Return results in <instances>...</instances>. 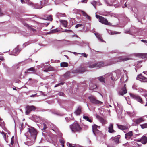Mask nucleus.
Returning a JSON list of instances; mask_svg holds the SVG:
<instances>
[{"label":"nucleus","instance_id":"obj_1","mask_svg":"<svg viewBox=\"0 0 147 147\" xmlns=\"http://www.w3.org/2000/svg\"><path fill=\"white\" fill-rule=\"evenodd\" d=\"M28 132L30 134V136L32 138H33V141H28V144L30 145H32L33 144L36 140V136L38 134V132L33 127H31L28 128Z\"/></svg>","mask_w":147,"mask_h":147},{"label":"nucleus","instance_id":"obj_2","mask_svg":"<svg viewBox=\"0 0 147 147\" xmlns=\"http://www.w3.org/2000/svg\"><path fill=\"white\" fill-rule=\"evenodd\" d=\"M70 127L72 131L74 132H81L82 130V128L80 125L76 122H74L70 125Z\"/></svg>","mask_w":147,"mask_h":147},{"label":"nucleus","instance_id":"obj_3","mask_svg":"<svg viewBox=\"0 0 147 147\" xmlns=\"http://www.w3.org/2000/svg\"><path fill=\"white\" fill-rule=\"evenodd\" d=\"M96 17L99 20V21L104 24L111 26V24L110 22H109L107 19L104 17L100 15H96Z\"/></svg>","mask_w":147,"mask_h":147},{"label":"nucleus","instance_id":"obj_4","mask_svg":"<svg viewBox=\"0 0 147 147\" xmlns=\"http://www.w3.org/2000/svg\"><path fill=\"white\" fill-rule=\"evenodd\" d=\"M36 109V107L34 105H27L26 107V114L28 115L32 111H35Z\"/></svg>","mask_w":147,"mask_h":147},{"label":"nucleus","instance_id":"obj_5","mask_svg":"<svg viewBox=\"0 0 147 147\" xmlns=\"http://www.w3.org/2000/svg\"><path fill=\"white\" fill-rule=\"evenodd\" d=\"M131 98L136 100L141 104H144V102L142 100V98L139 95L132 93L130 94Z\"/></svg>","mask_w":147,"mask_h":147},{"label":"nucleus","instance_id":"obj_6","mask_svg":"<svg viewBox=\"0 0 147 147\" xmlns=\"http://www.w3.org/2000/svg\"><path fill=\"white\" fill-rule=\"evenodd\" d=\"M88 98L90 102L94 104H101L102 102L101 101L97 100L96 98L94 96H91L88 97Z\"/></svg>","mask_w":147,"mask_h":147},{"label":"nucleus","instance_id":"obj_7","mask_svg":"<svg viewBox=\"0 0 147 147\" xmlns=\"http://www.w3.org/2000/svg\"><path fill=\"white\" fill-rule=\"evenodd\" d=\"M129 58L124 56L119 57L116 58L115 61H115L114 62H113L112 63H115L117 62L124 61L129 60Z\"/></svg>","mask_w":147,"mask_h":147},{"label":"nucleus","instance_id":"obj_8","mask_svg":"<svg viewBox=\"0 0 147 147\" xmlns=\"http://www.w3.org/2000/svg\"><path fill=\"white\" fill-rule=\"evenodd\" d=\"M126 86V84H124L123 87L119 90L118 92L119 95L123 96L124 94L127 93Z\"/></svg>","mask_w":147,"mask_h":147},{"label":"nucleus","instance_id":"obj_9","mask_svg":"<svg viewBox=\"0 0 147 147\" xmlns=\"http://www.w3.org/2000/svg\"><path fill=\"white\" fill-rule=\"evenodd\" d=\"M104 63L103 62L97 63L95 64L90 65L88 66L90 68H93L95 67H101L104 66Z\"/></svg>","mask_w":147,"mask_h":147},{"label":"nucleus","instance_id":"obj_10","mask_svg":"<svg viewBox=\"0 0 147 147\" xmlns=\"http://www.w3.org/2000/svg\"><path fill=\"white\" fill-rule=\"evenodd\" d=\"M137 141L141 142L144 144H145L147 143V137L143 136L140 139H138Z\"/></svg>","mask_w":147,"mask_h":147},{"label":"nucleus","instance_id":"obj_11","mask_svg":"<svg viewBox=\"0 0 147 147\" xmlns=\"http://www.w3.org/2000/svg\"><path fill=\"white\" fill-rule=\"evenodd\" d=\"M120 138V136L118 135L115 137H112L111 138L112 142H114L115 144H117L119 143V139Z\"/></svg>","mask_w":147,"mask_h":147},{"label":"nucleus","instance_id":"obj_12","mask_svg":"<svg viewBox=\"0 0 147 147\" xmlns=\"http://www.w3.org/2000/svg\"><path fill=\"white\" fill-rule=\"evenodd\" d=\"M86 71L85 68L82 67H80L74 71V73H82Z\"/></svg>","mask_w":147,"mask_h":147},{"label":"nucleus","instance_id":"obj_13","mask_svg":"<svg viewBox=\"0 0 147 147\" xmlns=\"http://www.w3.org/2000/svg\"><path fill=\"white\" fill-rule=\"evenodd\" d=\"M133 136V133L132 131H129L127 133L125 134V138L127 140H129L131 138V139Z\"/></svg>","mask_w":147,"mask_h":147},{"label":"nucleus","instance_id":"obj_14","mask_svg":"<svg viewBox=\"0 0 147 147\" xmlns=\"http://www.w3.org/2000/svg\"><path fill=\"white\" fill-rule=\"evenodd\" d=\"M108 132L111 133H114L116 132V131L113 129V124H110L108 127Z\"/></svg>","mask_w":147,"mask_h":147},{"label":"nucleus","instance_id":"obj_15","mask_svg":"<svg viewBox=\"0 0 147 147\" xmlns=\"http://www.w3.org/2000/svg\"><path fill=\"white\" fill-rule=\"evenodd\" d=\"M20 51V50L19 47H17L13 50L12 54L15 56L17 55Z\"/></svg>","mask_w":147,"mask_h":147},{"label":"nucleus","instance_id":"obj_16","mask_svg":"<svg viewBox=\"0 0 147 147\" xmlns=\"http://www.w3.org/2000/svg\"><path fill=\"white\" fill-rule=\"evenodd\" d=\"M97 128H100V127L98 126L97 125L95 124H94V125L92 126L93 132L95 135H96V133L97 132L99 131V130L97 129Z\"/></svg>","mask_w":147,"mask_h":147},{"label":"nucleus","instance_id":"obj_17","mask_svg":"<svg viewBox=\"0 0 147 147\" xmlns=\"http://www.w3.org/2000/svg\"><path fill=\"white\" fill-rule=\"evenodd\" d=\"M117 125L119 129L122 130H127L128 129V126L127 125H123L118 124H117Z\"/></svg>","mask_w":147,"mask_h":147},{"label":"nucleus","instance_id":"obj_18","mask_svg":"<svg viewBox=\"0 0 147 147\" xmlns=\"http://www.w3.org/2000/svg\"><path fill=\"white\" fill-rule=\"evenodd\" d=\"M82 107L80 106H79L74 112V113L77 115H79L82 112Z\"/></svg>","mask_w":147,"mask_h":147},{"label":"nucleus","instance_id":"obj_19","mask_svg":"<svg viewBox=\"0 0 147 147\" xmlns=\"http://www.w3.org/2000/svg\"><path fill=\"white\" fill-rule=\"evenodd\" d=\"M144 119L142 117H140V118L136 119L134 121L136 124H138L139 123L144 122Z\"/></svg>","mask_w":147,"mask_h":147},{"label":"nucleus","instance_id":"obj_20","mask_svg":"<svg viewBox=\"0 0 147 147\" xmlns=\"http://www.w3.org/2000/svg\"><path fill=\"white\" fill-rule=\"evenodd\" d=\"M30 71H32V73H35L36 71V70L35 69L34 67H32L28 69L27 71L25 72V73H30Z\"/></svg>","mask_w":147,"mask_h":147},{"label":"nucleus","instance_id":"obj_21","mask_svg":"<svg viewBox=\"0 0 147 147\" xmlns=\"http://www.w3.org/2000/svg\"><path fill=\"white\" fill-rule=\"evenodd\" d=\"M80 11L82 13V15L84 16L86 18L90 20V17L89 16H88L84 11L82 10H80Z\"/></svg>","mask_w":147,"mask_h":147},{"label":"nucleus","instance_id":"obj_22","mask_svg":"<svg viewBox=\"0 0 147 147\" xmlns=\"http://www.w3.org/2000/svg\"><path fill=\"white\" fill-rule=\"evenodd\" d=\"M60 22L65 27H66L67 26L68 22L65 20H60Z\"/></svg>","mask_w":147,"mask_h":147},{"label":"nucleus","instance_id":"obj_23","mask_svg":"<svg viewBox=\"0 0 147 147\" xmlns=\"http://www.w3.org/2000/svg\"><path fill=\"white\" fill-rule=\"evenodd\" d=\"M138 78L142 80H145L147 79V78L145 77L144 76H142L141 74H140L138 75L137 77Z\"/></svg>","mask_w":147,"mask_h":147},{"label":"nucleus","instance_id":"obj_24","mask_svg":"<svg viewBox=\"0 0 147 147\" xmlns=\"http://www.w3.org/2000/svg\"><path fill=\"white\" fill-rule=\"evenodd\" d=\"M68 64L66 62H62L60 63V66L61 67H67Z\"/></svg>","mask_w":147,"mask_h":147},{"label":"nucleus","instance_id":"obj_25","mask_svg":"<svg viewBox=\"0 0 147 147\" xmlns=\"http://www.w3.org/2000/svg\"><path fill=\"white\" fill-rule=\"evenodd\" d=\"M109 33L111 35L119 34L121 33L120 32H117L115 31H112L111 30H109Z\"/></svg>","mask_w":147,"mask_h":147},{"label":"nucleus","instance_id":"obj_26","mask_svg":"<svg viewBox=\"0 0 147 147\" xmlns=\"http://www.w3.org/2000/svg\"><path fill=\"white\" fill-rule=\"evenodd\" d=\"M1 134L3 135L4 138L6 142H7V139L8 136H7V134L6 133L3 131L1 133Z\"/></svg>","mask_w":147,"mask_h":147},{"label":"nucleus","instance_id":"obj_27","mask_svg":"<svg viewBox=\"0 0 147 147\" xmlns=\"http://www.w3.org/2000/svg\"><path fill=\"white\" fill-rule=\"evenodd\" d=\"M59 142L62 145L63 147H64V144L65 143L64 139L62 138L59 139Z\"/></svg>","mask_w":147,"mask_h":147},{"label":"nucleus","instance_id":"obj_28","mask_svg":"<svg viewBox=\"0 0 147 147\" xmlns=\"http://www.w3.org/2000/svg\"><path fill=\"white\" fill-rule=\"evenodd\" d=\"M116 74L115 73H113L112 74V75L111 76V78L112 80L115 81V77H116Z\"/></svg>","mask_w":147,"mask_h":147},{"label":"nucleus","instance_id":"obj_29","mask_svg":"<svg viewBox=\"0 0 147 147\" xmlns=\"http://www.w3.org/2000/svg\"><path fill=\"white\" fill-rule=\"evenodd\" d=\"M83 118L86 120L89 121L91 123L92 122V120L91 119H90L89 117L88 116H83Z\"/></svg>","mask_w":147,"mask_h":147},{"label":"nucleus","instance_id":"obj_30","mask_svg":"<svg viewBox=\"0 0 147 147\" xmlns=\"http://www.w3.org/2000/svg\"><path fill=\"white\" fill-rule=\"evenodd\" d=\"M96 36L99 39L100 41H102L103 40L102 39V37L100 34H96Z\"/></svg>","mask_w":147,"mask_h":147},{"label":"nucleus","instance_id":"obj_31","mask_svg":"<svg viewBox=\"0 0 147 147\" xmlns=\"http://www.w3.org/2000/svg\"><path fill=\"white\" fill-rule=\"evenodd\" d=\"M140 125L142 129H144L147 128V123L141 124Z\"/></svg>","mask_w":147,"mask_h":147},{"label":"nucleus","instance_id":"obj_32","mask_svg":"<svg viewBox=\"0 0 147 147\" xmlns=\"http://www.w3.org/2000/svg\"><path fill=\"white\" fill-rule=\"evenodd\" d=\"M140 56L142 58H147V53H141L140 54Z\"/></svg>","mask_w":147,"mask_h":147},{"label":"nucleus","instance_id":"obj_33","mask_svg":"<svg viewBox=\"0 0 147 147\" xmlns=\"http://www.w3.org/2000/svg\"><path fill=\"white\" fill-rule=\"evenodd\" d=\"M70 75V73L69 72H67L64 75V77L66 78H68Z\"/></svg>","mask_w":147,"mask_h":147},{"label":"nucleus","instance_id":"obj_34","mask_svg":"<svg viewBox=\"0 0 147 147\" xmlns=\"http://www.w3.org/2000/svg\"><path fill=\"white\" fill-rule=\"evenodd\" d=\"M98 119L100 122L102 123H105V120L103 118L99 117Z\"/></svg>","mask_w":147,"mask_h":147},{"label":"nucleus","instance_id":"obj_35","mask_svg":"<svg viewBox=\"0 0 147 147\" xmlns=\"http://www.w3.org/2000/svg\"><path fill=\"white\" fill-rule=\"evenodd\" d=\"M57 15L58 18H59L60 17L65 16V14L64 13H58L57 14Z\"/></svg>","mask_w":147,"mask_h":147},{"label":"nucleus","instance_id":"obj_36","mask_svg":"<svg viewBox=\"0 0 147 147\" xmlns=\"http://www.w3.org/2000/svg\"><path fill=\"white\" fill-rule=\"evenodd\" d=\"M90 89H94L97 88V86L96 85H93L92 84H90Z\"/></svg>","mask_w":147,"mask_h":147},{"label":"nucleus","instance_id":"obj_37","mask_svg":"<svg viewBox=\"0 0 147 147\" xmlns=\"http://www.w3.org/2000/svg\"><path fill=\"white\" fill-rule=\"evenodd\" d=\"M99 80L101 82H104L105 78L102 76L99 77Z\"/></svg>","mask_w":147,"mask_h":147},{"label":"nucleus","instance_id":"obj_38","mask_svg":"<svg viewBox=\"0 0 147 147\" xmlns=\"http://www.w3.org/2000/svg\"><path fill=\"white\" fill-rule=\"evenodd\" d=\"M43 128L42 129V131L44 130L45 131L46 129L47 128V126L46 124L44 123H43Z\"/></svg>","mask_w":147,"mask_h":147},{"label":"nucleus","instance_id":"obj_39","mask_svg":"<svg viewBox=\"0 0 147 147\" xmlns=\"http://www.w3.org/2000/svg\"><path fill=\"white\" fill-rule=\"evenodd\" d=\"M11 142L10 144L13 145L14 144V136H13L11 139Z\"/></svg>","mask_w":147,"mask_h":147},{"label":"nucleus","instance_id":"obj_40","mask_svg":"<svg viewBox=\"0 0 147 147\" xmlns=\"http://www.w3.org/2000/svg\"><path fill=\"white\" fill-rule=\"evenodd\" d=\"M28 29L30 30H31L33 32H35L36 31V30L35 29H34L31 26H30L29 28H28Z\"/></svg>","mask_w":147,"mask_h":147},{"label":"nucleus","instance_id":"obj_41","mask_svg":"<svg viewBox=\"0 0 147 147\" xmlns=\"http://www.w3.org/2000/svg\"><path fill=\"white\" fill-rule=\"evenodd\" d=\"M47 18L49 20H50V21H52L53 20V18H52V16L51 15H50L48 17H47Z\"/></svg>","mask_w":147,"mask_h":147},{"label":"nucleus","instance_id":"obj_42","mask_svg":"<svg viewBox=\"0 0 147 147\" xmlns=\"http://www.w3.org/2000/svg\"><path fill=\"white\" fill-rule=\"evenodd\" d=\"M59 95L60 96H65V94L64 93L62 92H60L58 93Z\"/></svg>","mask_w":147,"mask_h":147},{"label":"nucleus","instance_id":"obj_43","mask_svg":"<svg viewBox=\"0 0 147 147\" xmlns=\"http://www.w3.org/2000/svg\"><path fill=\"white\" fill-rule=\"evenodd\" d=\"M82 24H76L75 26V28H77L79 27H80L82 26Z\"/></svg>","mask_w":147,"mask_h":147},{"label":"nucleus","instance_id":"obj_44","mask_svg":"<svg viewBox=\"0 0 147 147\" xmlns=\"http://www.w3.org/2000/svg\"><path fill=\"white\" fill-rule=\"evenodd\" d=\"M29 44L28 42H26L24 43L23 45V46L24 47H25L26 46L28 45Z\"/></svg>","mask_w":147,"mask_h":147},{"label":"nucleus","instance_id":"obj_45","mask_svg":"<svg viewBox=\"0 0 147 147\" xmlns=\"http://www.w3.org/2000/svg\"><path fill=\"white\" fill-rule=\"evenodd\" d=\"M23 24H24V26H26V27H27L28 28H29V27H30V26L29 25H28V24H26V23H23Z\"/></svg>","mask_w":147,"mask_h":147},{"label":"nucleus","instance_id":"obj_46","mask_svg":"<svg viewBox=\"0 0 147 147\" xmlns=\"http://www.w3.org/2000/svg\"><path fill=\"white\" fill-rule=\"evenodd\" d=\"M135 145L136 147H139L141 146V145H139L137 143H135Z\"/></svg>","mask_w":147,"mask_h":147},{"label":"nucleus","instance_id":"obj_47","mask_svg":"<svg viewBox=\"0 0 147 147\" xmlns=\"http://www.w3.org/2000/svg\"><path fill=\"white\" fill-rule=\"evenodd\" d=\"M65 31L66 32H72L71 30H68L67 29H65Z\"/></svg>","mask_w":147,"mask_h":147},{"label":"nucleus","instance_id":"obj_48","mask_svg":"<svg viewBox=\"0 0 147 147\" xmlns=\"http://www.w3.org/2000/svg\"><path fill=\"white\" fill-rule=\"evenodd\" d=\"M82 54H83V56L84 57L86 58L87 57V55L85 53H83Z\"/></svg>","mask_w":147,"mask_h":147},{"label":"nucleus","instance_id":"obj_49","mask_svg":"<svg viewBox=\"0 0 147 147\" xmlns=\"http://www.w3.org/2000/svg\"><path fill=\"white\" fill-rule=\"evenodd\" d=\"M3 13L1 11V9L0 8V16H1L3 15Z\"/></svg>","mask_w":147,"mask_h":147},{"label":"nucleus","instance_id":"obj_50","mask_svg":"<svg viewBox=\"0 0 147 147\" xmlns=\"http://www.w3.org/2000/svg\"><path fill=\"white\" fill-rule=\"evenodd\" d=\"M146 41H147V40H141V41L142 42H143L144 43H146Z\"/></svg>","mask_w":147,"mask_h":147},{"label":"nucleus","instance_id":"obj_51","mask_svg":"<svg viewBox=\"0 0 147 147\" xmlns=\"http://www.w3.org/2000/svg\"><path fill=\"white\" fill-rule=\"evenodd\" d=\"M52 30L53 31V32H57L58 31V30H57V29Z\"/></svg>","mask_w":147,"mask_h":147},{"label":"nucleus","instance_id":"obj_52","mask_svg":"<svg viewBox=\"0 0 147 147\" xmlns=\"http://www.w3.org/2000/svg\"><path fill=\"white\" fill-rule=\"evenodd\" d=\"M87 2V0H82V3H86Z\"/></svg>","mask_w":147,"mask_h":147},{"label":"nucleus","instance_id":"obj_53","mask_svg":"<svg viewBox=\"0 0 147 147\" xmlns=\"http://www.w3.org/2000/svg\"><path fill=\"white\" fill-rule=\"evenodd\" d=\"M142 61H138L137 62L138 63V64L139 63H142Z\"/></svg>","mask_w":147,"mask_h":147},{"label":"nucleus","instance_id":"obj_54","mask_svg":"<svg viewBox=\"0 0 147 147\" xmlns=\"http://www.w3.org/2000/svg\"><path fill=\"white\" fill-rule=\"evenodd\" d=\"M59 86V84H56L54 86L55 87H56Z\"/></svg>","mask_w":147,"mask_h":147},{"label":"nucleus","instance_id":"obj_55","mask_svg":"<svg viewBox=\"0 0 147 147\" xmlns=\"http://www.w3.org/2000/svg\"><path fill=\"white\" fill-rule=\"evenodd\" d=\"M64 84V83L63 82H61V83H59V84L60 86V85H63Z\"/></svg>","mask_w":147,"mask_h":147},{"label":"nucleus","instance_id":"obj_56","mask_svg":"<svg viewBox=\"0 0 147 147\" xmlns=\"http://www.w3.org/2000/svg\"><path fill=\"white\" fill-rule=\"evenodd\" d=\"M3 59H4V58L3 57H1L0 58V60H1V61L3 60Z\"/></svg>","mask_w":147,"mask_h":147},{"label":"nucleus","instance_id":"obj_57","mask_svg":"<svg viewBox=\"0 0 147 147\" xmlns=\"http://www.w3.org/2000/svg\"><path fill=\"white\" fill-rule=\"evenodd\" d=\"M146 104H145V105H144L145 106H147V98H146Z\"/></svg>","mask_w":147,"mask_h":147},{"label":"nucleus","instance_id":"obj_58","mask_svg":"<svg viewBox=\"0 0 147 147\" xmlns=\"http://www.w3.org/2000/svg\"><path fill=\"white\" fill-rule=\"evenodd\" d=\"M45 3H47V2H48V0H44Z\"/></svg>","mask_w":147,"mask_h":147},{"label":"nucleus","instance_id":"obj_59","mask_svg":"<svg viewBox=\"0 0 147 147\" xmlns=\"http://www.w3.org/2000/svg\"><path fill=\"white\" fill-rule=\"evenodd\" d=\"M36 94H34V95H31L30 96V97H34L35 96Z\"/></svg>","mask_w":147,"mask_h":147},{"label":"nucleus","instance_id":"obj_60","mask_svg":"<svg viewBox=\"0 0 147 147\" xmlns=\"http://www.w3.org/2000/svg\"><path fill=\"white\" fill-rule=\"evenodd\" d=\"M143 73H144L145 74H147V71L146 72L144 71L143 72Z\"/></svg>","mask_w":147,"mask_h":147},{"label":"nucleus","instance_id":"obj_61","mask_svg":"<svg viewBox=\"0 0 147 147\" xmlns=\"http://www.w3.org/2000/svg\"><path fill=\"white\" fill-rule=\"evenodd\" d=\"M124 5L125 6V7H127V5H126V3H125V4H124Z\"/></svg>","mask_w":147,"mask_h":147},{"label":"nucleus","instance_id":"obj_62","mask_svg":"<svg viewBox=\"0 0 147 147\" xmlns=\"http://www.w3.org/2000/svg\"><path fill=\"white\" fill-rule=\"evenodd\" d=\"M2 119L0 117V121H2Z\"/></svg>","mask_w":147,"mask_h":147},{"label":"nucleus","instance_id":"obj_63","mask_svg":"<svg viewBox=\"0 0 147 147\" xmlns=\"http://www.w3.org/2000/svg\"><path fill=\"white\" fill-rule=\"evenodd\" d=\"M51 129L52 130H53V131H54V130L53 129Z\"/></svg>","mask_w":147,"mask_h":147},{"label":"nucleus","instance_id":"obj_64","mask_svg":"<svg viewBox=\"0 0 147 147\" xmlns=\"http://www.w3.org/2000/svg\"><path fill=\"white\" fill-rule=\"evenodd\" d=\"M13 89L16 90V89L14 88H13Z\"/></svg>","mask_w":147,"mask_h":147}]
</instances>
